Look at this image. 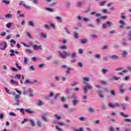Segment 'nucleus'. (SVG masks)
<instances>
[{
  "label": "nucleus",
  "mask_w": 131,
  "mask_h": 131,
  "mask_svg": "<svg viewBox=\"0 0 131 131\" xmlns=\"http://www.w3.org/2000/svg\"><path fill=\"white\" fill-rule=\"evenodd\" d=\"M76 85H78V82H74L71 84V86H76Z\"/></svg>",
  "instance_id": "nucleus-37"
},
{
  "label": "nucleus",
  "mask_w": 131,
  "mask_h": 131,
  "mask_svg": "<svg viewBox=\"0 0 131 131\" xmlns=\"http://www.w3.org/2000/svg\"><path fill=\"white\" fill-rule=\"evenodd\" d=\"M95 58H96L97 59H100V58H101V54H96L95 55Z\"/></svg>",
  "instance_id": "nucleus-56"
},
{
  "label": "nucleus",
  "mask_w": 131,
  "mask_h": 131,
  "mask_svg": "<svg viewBox=\"0 0 131 131\" xmlns=\"http://www.w3.org/2000/svg\"><path fill=\"white\" fill-rule=\"evenodd\" d=\"M122 46H124L125 47H126V46H128V44L127 43V40L123 39L122 41Z\"/></svg>",
  "instance_id": "nucleus-13"
},
{
  "label": "nucleus",
  "mask_w": 131,
  "mask_h": 131,
  "mask_svg": "<svg viewBox=\"0 0 131 131\" xmlns=\"http://www.w3.org/2000/svg\"><path fill=\"white\" fill-rule=\"evenodd\" d=\"M29 26H32V27H34V21H29Z\"/></svg>",
  "instance_id": "nucleus-25"
},
{
  "label": "nucleus",
  "mask_w": 131,
  "mask_h": 131,
  "mask_svg": "<svg viewBox=\"0 0 131 131\" xmlns=\"http://www.w3.org/2000/svg\"><path fill=\"white\" fill-rule=\"evenodd\" d=\"M108 48L109 47L108 46H104L103 47H101V49L102 51H104V50H107Z\"/></svg>",
  "instance_id": "nucleus-39"
},
{
  "label": "nucleus",
  "mask_w": 131,
  "mask_h": 131,
  "mask_svg": "<svg viewBox=\"0 0 131 131\" xmlns=\"http://www.w3.org/2000/svg\"><path fill=\"white\" fill-rule=\"evenodd\" d=\"M34 50H38L39 49L40 50H42V48H41V46H38L37 45H35L33 46Z\"/></svg>",
  "instance_id": "nucleus-14"
},
{
  "label": "nucleus",
  "mask_w": 131,
  "mask_h": 131,
  "mask_svg": "<svg viewBox=\"0 0 131 131\" xmlns=\"http://www.w3.org/2000/svg\"><path fill=\"white\" fill-rule=\"evenodd\" d=\"M50 27L53 28V29H56V26L54 24H50Z\"/></svg>",
  "instance_id": "nucleus-48"
},
{
  "label": "nucleus",
  "mask_w": 131,
  "mask_h": 131,
  "mask_svg": "<svg viewBox=\"0 0 131 131\" xmlns=\"http://www.w3.org/2000/svg\"><path fill=\"white\" fill-rule=\"evenodd\" d=\"M129 80V76H127L123 78V80H125V81H128V80Z\"/></svg>",
  "instance_id": "nucleus-52"
},
{
  "label": "nucleus",
  "mask_w": 131,
  "mask_h": 131,
  "mask_svg": "<svg viewBox=\"0 0 131 131\" xmlns=\"http://www.w3.org/2000/svg\"><path fill=\"white\" fill-rule=\"evenodd\" d=\"M72 99H77V96L76 95H75V94H74L72 97H71Z\"/></svg>",
  "instance_id": "nucleus-62"
},
{
  "label": "nucleus",
  "mask_w": 131,
  "mask_h": 131,
  "mask_svg": "<svg viewBox=\"0 0 131 131\" xmlns=\"http://www.w3.org/2000/svg\"><path fill=\"white\" fill-rule=\"evenodd\" d=\"M123 85H124V84L123 83L118 85L119 93H120V94H123L124 93H125V90L122 89Z\"/></svg>",
  "instance_id": "nucleus-4"
},
{
  "label": "nucleus",
  "mask_w": 131,
  "mask_h": 131,
  "mask_svg": "<svg viewBox=\"0 0 131 131\" xmlns=\"http://www.w3.org/2000/svg\"><path fill=\"white\" fill-rule=\"evenodd\" d=\"M120 114L121 116H123V117H129V115H125L123 112L120 113Z\"/></svg>",
  "instance_id": "nucleus-21"
},
{
  "label": "nucleus",
  "mask_w": 131,
  "mask_h": 131,
  "mask_svg": "<svg viewBox=\"0 0 131 131\" xmlns=\"http://www.w3.org/2000/svg\"><path fill=\"white\" fill-rule=\"evenodd\" d=\"M58 53L59 54L60 57L65 59L67 57H70V53H68L67 52L63 51V53L61 51H58Z\"/></svg>",
  "instance_id": "nucleus-2"
},
{
  "label": "nucleus",
  "mask_w": 131,
  "mask_h": 131,
  "mask_svg": "<svg viewBox=\"0 0 131 131\" xmlns=\"http://www.w3.org/2000/svg\"><path fill=\"white\" fill-rule=\"evenodd\" d=\"M0 46L1 47L0 50H2V51H5V50H6V48H7V42H1L0 43Z\"/></svg>",
  "instance_id": "nucleus-5"
},
{
  "label": "nucleus",
  "mask_w": 131,
  "mask_h": 131,
  "mask_svg": "<svg viewBox=\"0 0 131 131\" xmlns=\"http://www.w3.org/2000/svg\"><path fill=\"white\" fill-rule=\"evenodd\" d=\"M25 111L27 112V113H28V114H32L34 113V111L31 109H26Z\"/></svg>",
  "instance_id": "nucleus-12"
},
{
  "label": "nucleus",
  "mask_w": 131,
  "mask_h": 131,
  "mask_svg": "<svg viewBox=\"0 0 131 131\" xmlns=\"http://www.w3.org/2000/svg\"><path fill=\"white\" fill-rule=\"evenodd\" d=\"M88 27H91V28H94L95 27V26L93 24H89L88 25Z\"/></svg>",
  "instance_id": "nucleus-60"
},
{
  "label": "nucleus",
  "mask_w": 131,
  "mask_h": 131,
  "mask_svg": "<svg viewBox=\"0 0 131 131\" xmlns=\"http://www.w3.org/2000/svg\"><path fill=\"white\" fill-rule=\"evenodd\" d=\"M110 59L112 60H118L119 59V57L116 55H113L110 56Z\"/></svg>",
  "instance_id": "nucleus-9"
},
{
  "label": "nucleus",
  "mask_w": 131,
  "mask_h": 131,
  "mask_svg": "<svg viewBox=\"0 0 131 131\" xmlns=\"http://www.w3.org/2000/svg\"><path fill=\"white\" fill-rule=\"evenodd\" d=\"M13 17V15L11 14H7L5 15V18H11Z\"/></svg>",
  "instance_id": "nucleus-32"
},
{
  "label": "nucleus",
  "mask_w": 131,
  "mask_h": 131,
  "mask_svg": "<svg viewBox=\"0 0 131 131\" xmlns=\"http://www.w3.org/2000/svg\"><path fill=\"white\" fill-rule=\"evenodd\" d=\"M101 108L103 109V110H106V109H107V107L105 104H103L101 105Z\"/></svg>",
  "instance_id": "nucleus-58"
},
{
  "label": "nucleus",
  "mask_w": 131,
  "mask_h": 131,
  "mask_svg": "<svg viewBox=\"0 0 131 131\" xmlns=\"http://www.w3.org/2000/svg\"><path fill=\"white\" fill-rule=\"evenodd\" d=\"M60 94H56L54 97V100H57V99H58V98H60Z\"/></svg>",
  "instance_id": "nucleus-42"
},
{
  "label": "nucleus",
  "mask_w": 131,
  "mask_h": 131,
  "mask_svg": "<svg viewBox=\"0 0 131 131\" xmlns=\"http://www.w3.org/2000/svg\"><path fill=\"white\" fill-rule=\"evenodd\" d=\"M77 18L78 20H83L85 22H88V21H91V19L86 18V17H83L82 16H78Z\"/></svg>",
  "instance_id": "nucleus-6"
},
{
  "label": "nucleus",
  "mask_w": 131,
  "mask_h": 131,
  "mask_svg": "<svg viewBox=\"0 0 131 131\" xmlns=\"http://www.w3.org/2000/svg\"><path fill=\"white\" fill-rule=\"evenodd\" d=\"M55 127L57 130L63 131V129L60 128L58 125H55Z\"/></svg>",
  "instance_id": "nucleus-44"
},
{
  "label": "nucleus",
  "mask_w": 131,
  "mask_h": 131,
  "mask_svg": "<svg viewBox=\"0 0 131 131\" xmlns=\"http://www.w3.org/2000/svg\"><path fill=\"white\" fill-rule=\"evenodd\" d=\"M123 70V68L120 67V68H118L115 70V71H121Z\"/></svg>",
  "instance_id": "nucleus-54"
},
{
  "label": "nucleus",
  "mask_w": 131,
  "mask_h": 131,
  "mask_svg": "<svg viewBox=\"0 0 131 131\" xmlns=\"http://www.w3.org/2000/svg\"><path fill=\"white\" fill-rule=\"evenodd\" d=\"M23 7L26 8V9H27L28 10H30L31 8L29 6L26 5L25 4H23Z\"/></svg>",
  "instance_id": "nucleus-43"
},
{
  "label": "nucleus",
  "mask_w": 131,
  "mask_h": 131,
  "mask_svg": "<svg viewBox=\"0 0 131 131\" xmlns=\"http://www.w3.org/2000/svg\"><path fill=\"white\" fill-rule=\"evenodd\" d=\"M99 92L98 93V96L101 98V99H103L104 98V95L101 93V91H99Z\"/></svg>",
  "instance_id": "nucleus-33"
},
{
  "label": "nucleus",
  "mask_w": 131,
  "mask_h": 131,
  "mask_svg": "<svg viewBox=\"0 0 131 131\" xmlns=\"http://www.w3.org/2000/svg\"><path fill=\"white\" fill-rule=\"evenodd\" d=\"M114 24L110 21H107L105 23L102 25L103 29H107V27H111V26H114Z\"/></svg>",
  "instance_id": "nucleus-3"
},
{
  "label": "nucleus",
  "mask_w": 131,
  "mask_h": 131,
  "mask_svg": "<svg viewBox=\"0 0 131 131\" xmlns=\"http://www.w3.org/2000/svg\"><path fill=\"white\" fill-rule=\"evenodd\" d=\"M71 7V3H67L66 4V9H70Z\"/></svg>",
  "instance_id": "nucleus-36"
},
{
  "label": "nucleus",
  "mask_w": 131,
  "mask_h": 131,
  "mask_svg": "<svg viewBox=\"0 0 131 131\" xmlns=\"http://www.w3.org/2000/svg\"><path fill=\"white\" fill-rule=\"evenodd\" d=\"M128 40H129V41H131V30L128 32Z\"/></svg>",
  "instance_id": "nucleus-29"
},
{
  "label": "nucleus",
  "mask_w": 131,
  "mask_h": 131,
  "mask_svg": "<svg viewBox=\"0 0 131 131\" xmlns=\"http://www.w3.org/2000/svg\"><path fill=\"white\" fill-rule=\"evenodd\" d=\"M58 124L59 125H63V126H68V125H66V124L65 123V122H58Z\"/></svg>",
  "instance_id": "nucleus-27"
},
{
  "label": "nucleus",
  "mask_w": 131,
  "mask_h": 131,
  "mask_svg": "<svg viewBox=\"0 0 131 131\" xmlns=\"http://www.w3.org/2000/svg\"><path fill=\"white\" fill-rule=\"evenodd\" d=\"M102 72L103 73V74H106V73L108 72V70L103 69L102 70Z\"/></svg>",
  "instance_id": "nucleus-50"
},
{
  "label": "nucleus",
  "mask_w": 131,
  "mask_h": 131,
  "mask_svg": "<svg viewBox=\"0 0 131 131\" xmlns=\"http://www.w3.org/2000/svg\"><path fill=\"white\" fill-rule=\"evenodd\" d=\"M88 111L90 113H95L96 112V111H95V109L93 107H90L88 109Z\"/></svg>",
  "instance_id": "nucleus-16"
},
{
  "label": "nucleus",
  "mask_w": 131,
  "mask_h": 131,
  "mask_svg": "<svg viewBox=\"0 0 131 131\" xmlns=\"http://www.w3.org/2000/svg\"><path fill=\"white\" fill-rule=\"evenodd\" d=\"M56 20H58V21H59V22H63V19L61 18V17L60 16H56Z\"/></svg>",
  "instance_id": "nucleus-22"
},
{
  "label": "nucleus",
  "mask_w": 131,
  "mask_h": 131,
  "mask_svg": "<svg viewBox=\"0 0 131 131\" xmlns=\"http://www.w3.org/2000/svg\"><path fill=\"white\" fill-rule=\"evenodd\" d=\"M26 52L28 53V54H32V53H33V51H32V50H31V49H28L26 50Z\"/></svg>",
  "instance_id": "nucleus-35"
},
{
  "label": "nucleus",
  "mask_w": 131,
  "mask_h": 131,
  "mask_svg": "<svg viewBox=\"0 0 131 131\" xmlns=\"http://www.w3.org/2000/svg\"><path fill=\"white\" fill-rule=\"evenodd\" d=\"M2 3L4 4H6V5H9L10 4V1H7L6 0H3L2 1Z\"/></svg>",
  "instance_id": "nucleus-57"
},
{
  "label": "nucleus",
  "mask_w": 131,
  "mask_h": 131,
  "mask_svg": "<svg viewBox=\"0 0 131 131\" xmlns=\"http://www.w3.org/2000/svg\"><path fill=\"white\" fill-rule=\"evenodd\" d=\"M66 32H67V33H68V34H71L70 32L69 31V30H68V29L67 28V27H65L64 28Z\"/></svg>",
  "instance_id": "nucleus-49"
},
{
  "label": "nucleus",
  "mask_w": 131,
  "mask_h": 131,
  "mask_svg": "<svg viewBox=\"0 0 131 131\" xmlns=\"http://www.w3.org/2000/svg\"><path fill=\"white\" fill-rule=\"evenodd\" d=\"M77 67H80V68H82L83 67V64L82 62H78L77 63Z\"/></svg>",
  "instance_id": "nucleus-34"
},
{
  "label": "nucleus",
  "mask_w": 131,
  "mask_h": 131,
  "mask_svg": "<svg viewBox=\"0 0 131 131\" xmlns=\"http://www.w3.org/2000/svg\"><path fill=\"white\" fill-rule=\"evenodd\" d=\"M12 27V24L11 23H8L6 24V27L7 28H11Z\"/></svg>",
  "instance_id": "nucleus-51"
},
{
  "label": "nucleus",
  "mask_w": 131,
  "mask_h": 131,
  "mask_svg": "<svg viewBox=\"0 0 131 131\" xmlns=\"http://www.w3.org/2000/svg\"><path fill=\"white\" fill-rule=\"evenodd\" d=\"M89 42V41L88 39H81L80 41V42L81 43V45H85V43H88Z\"/></svg>",
  "instance_id": "nucleus-10"
},
{
  "label": "nucleus",
  "mask_w": 131,
  "mask_h": 131,
  "mask_svg": "<svg viewBox=\"0 0 131 131\" xmlns=\"http://www.w3.org/2000/svg\"><path fill=\"white\" fill-rule=\"evenodd\" d=\"M10 83H11V84H17V81H15L14 80L12 79L10 81Z\"/></svg>",
  "instance_id": "nucleus-47"
},
{
  "label": "nucleus",
  "mask_w": 131,
  "mask_h": 131,
  "mask_svg": "<svg viewBox=\"0 0 131 131\" xmlns=\"http://www.w3.org/2000/svg\"><path fill=\"white\" fill-rule=\"evenodd\" d=\"M31 123L32 124V126H35V122L33 120H30Z\"/></svg>",
  "instance_id": "nucleus-53"
},
{
  "label": "nucleus",
  "mask_w": 131,
  "mask_h": 131,
  "mask_svg": "<svg viewBox=\"0 0 131 131\" xmlns=\"http://www.w3.org/2000/svg\"><path fill=\"white\" fill-rule=\"evenodd\" d=\"M46 9L47 10V11H49V12H54V10H53V9L51 8H46Z\"/></svg>",
  "instance_id": "nucleus-59"
},
{
  "label": "nucleus",
  "mask_w": 131,
  "mask_h": 131,
  "mask_svg": "<svg viewBox=\"0 0 131 131\" xmlns=\"http://www.w3.org/2000/svg\"><path fill=\"white\" fill-rule=\"evenodd\" d=\"M108 107H112V108H116V107H120V105L118 103H110L108 105Z\"/></svg>",
  "instance_id": "nucleus-7"
},
{
  "label": "nucleus",
  "mask_w": 131,
  "mask_h": 131,
  "mask_svg": "<svg viewBox=\"0 0 131 131\" xmlns=\"http://www.w3.org/2000/svg\"><path fill=\"white\" fill-rule=\"evenodd\" d=\"M42 119H43L44 121H46V122H49V120L48 119V118L43 116H42Z\"/></svg>",
  "instance_id": "nucleus-41"
},
{
  "label": "nucleus",
  "mask_w": 131,
  "mask_h": 131,
  "mask_svg": "<svg viewBox=\"0 0 131 131\" xmlns=\"http://www.w3.org/2000/svg\"><path fill=\"white\" fill-rule=\"evenodd\" d=\"M120 106L122 108L123 110H126V107H127V104L123 103L121 104Z\"/></svg>",
  "instance_id": "nucleus-11"
},
{
  "label": "nucleus",
  "mask_w": 131,
  "mask_h": 131,
  "mask_svg": "<svg viewBox=\"0 0 131 131\" xmlns=\"http://www.w3.org/2000/svg\"><path fill=\"white\" fill-rule=\"evenodd\" d=\"M10 116H12L13 117H15L16 116V114H15L13 112H10L9 113Z\"/></svg>",
  "instance_id": "nucleus-45"
},
{
  "label": "nucleus",
  "mask_w": 131,
  "mask_h": 131,
  "mask_svg": "<svg viewBox=\"0 0 131 131\" xmlns=\"http://www.w3.org/2000/svg\"><path fill=\"white\" fill-rule=\"evenodd\" d=\"M110 93L111 95H112V96H116V94H115V92L114 91V90L111 91Z\"/></svg>",
  "instance_id": "nucleus-40"
},
{
  "label": "nucleus",
  "mask_w": 131,
  "mask_h": 131,
  "mask_svg": "<svg viewBox=\"0 0 131 131\" xmlns=\"http://www.w3.org/2000/svg\"><path fill=\"white\" fill-rule=\"evenodd\" d=\"M50 88H57V85L54 82L50 83Z\"/></svg>",
  "instance_id": "nucleus-31"
},
{
  "label": "nucleus",
  "mask_w": 131,
  "mask_h": 131,
  "mask_svg": "<svg viewBox=\"0 0 131 131\" xmlns=\"http://www.w3.org/2000/svg\"><path fill=\"white\" fill-rule=\"evenodd\" d=\"M119 24H121V26H120L121 28H124V26L126 25V23L122 20H119Z\"/></svg>",
  "instance_id": "nucleus-8"
},
{
  "label": "nucleus",
  "mask_w": 131,
  "mask_h": 131,
  "mask_svg": "<svg viewBox=\"0 0 131 131\" xmlns=\"http://www.w3.org/2000/svg\"><path fill=\"white\" fill-rule=\"evenodd\" d=\"M127 72V71L126 70H123L121 72L118 73V74L119 75H122L124 73H126Z\"/></svg>",
  "instance_id": "nucleus-38"
},
{
  "label": "nucleus",
  "mask_w": 131,
  "mask_h": 131,
  "mask_svg": "<svg viewBox=\"0 0 131 131\" xmlns=\"http://www.w3.org/2000/svg\"><path fill=\"white\" fill-rule=\"evenodd\" d=\"M10 42L12 43L13 45H16V41H15L14 39H12L10 40Z\"/></svg>",
  "instance_id": "nucleus-63"
},
{
  "label": "nucleus",
  "mask_w": 131,
  "mask_h": 131,
  "mask_svg": "<svg viewBox=\"0 0 131 131\" xmlns=\"http://www.w3.org/2000/svg\"><path fill=\"white\" fill-rule=\"evenodd\" d=\"M28 83H30L31 84H33L34 83L32 81H29V80H26L25 82V84H28Z\"/></svg>",
  "instance_id": "nucleus-24"
},
{
  "label": "nucleus",
  "mask_w": 131,
  "mask_h": 131,
  "mask_svg": "<svg viewBox=\"0 0 131 131\" xmlns=\"http://www.w3.org/2000/svg\"><path fill=\"white\" fill-rule=\"evenodd\" d=\"M73 104L74 105V106H76V104H77V103H78V102H79V100H76V99H74L73 100Z\"/></svg>",
  "instance_id": "nucleus-28"
},
{
  "label": "nucleus",
  "mask_w": 131,
  "mask_h": 131,
  "mask_svg": "<svg viewBox=\"0 0 131 131\" xmlns=\"http://www.w3.org/2000/svg\"><path fill=\"white\" fill-rule=\"evenodd\" d=\"M37 105L39 106H43V105H44L43 102H42L41 100H40L38 102Z\"/></svg>",
  "instance_id": "nucleus-26"
},
{
  "label": "nucleus",
  "mask_w": 131,
  "mask_h": 131,
  "mask_svg": "<svg viewBox=\"0 0 131 131\" xmlns=\"http://www.w3.org/2000/svg\"><path fill=\"white\" fill-rule=\"evenodd\" d=\"M28 92H29L30 93V97H34V95H33V90H32L31 89H29L28 90Z\"/></svg>",
  "instance_id": "nucleus-19"
},
{
  "label": "nucleus",
  "mask_w": 131,
  "mask_h": 131,
  "mask_svg": "<svg viewBox=\"0 0 131 131\" xmlns=\"http://www.w3.org/2000/svg\"><path fill=\"white\" fill-rule=\"evenodd\" d=\"M92 38H93L94 39H96L98 38V36L96 34H93L91 36Z\"/></svg>",
  "instance_id": "nucleus-46"
},
{
  "label": "nucleus",
  "mask_w": 131,
  "mask_h": 131,
  "mask_svg": "<svg viewBox=\"0 0 131 131\" xmlns=\"http://www.w3.org/2000/svg\"><path fill=\"white\" fill-rule=\"evenodd\" d=\"M32 3L35 4V5H37V4H38V0H32Z\"/></svg>",
  "instance_id": "nucleus-61"
},
{
  "label": "nucleus",
  "mask_w": 131,
  "mask_h": 131,
  "mask_svg": "<svg viewBox=\"0 0 131 131\" xmlns=\"http://www.w3.org/2000/svg\"><path fill=\"white\" fill-rule=\"evenodd\" d=\"M52 58H53V56L49 55L48 57H46V60H47V61H49V60H51Z\"/></svg>",
  "instance_id": "nucleus-55"
},
{
  "label": "nucleus",
  "mask_w": 131,
  "mask_h": 131,
  "mask_svg": "<svg viewBox=\"0 0 131 131\" xmlns=\"http://www.w3.org/2000/svg\"><path fill=\"white\" fill-rule=\"evenodd\" d=\"M83 80H84L83 83L86 84V86L83 88L84 90V94H88V90H92L93 86L90 85V84L88 83V82H90V79L89 77H83Z\"/></svg>",
  "instance_id": "nucleus-1"
},
{
  "label": "nucleus",
  "mask_w": 131,
  "mask_h": 131,
  "mask_svg": "<svg viewBox=\"0 0 131 131\" xmlns=\"http://www.w3.org/2000/svg\"><path fill=\"white\" fill-rule=\"evenodd\" d=\"M54 116L56 117V119H57V120H61V119H62V116H58L57 114H55Z\"/></svg>",
  "instance_id": "nucleus-20"
},
{
  "label": "nucleus",
  "mask_w": 131,
  "mask_h": 131,
  "mask_svg": "<svg viewBox=\"0 0 131 131\" xmlns=\"http://www.w3.org/2000/svg\"><path fill=\"white\" fill-rule=\"evenodd\" d=\"M17 110L20 111V113H22L23 115H25V110L24 108H17Z\"/></svg>",
  "instance_id": "nucleus-17"
},
{
  "label": "nucleus",
  "mask_w": 131,
  "mask_h": 131,
  "mask_svg": "<svg viewBox=\"0 0 131 131\" xmlns=\"http://www.w3.org/2000/svg\"><path fill=\"white\" fill-rule=\"evenodd\" d=\"M40 36L42 38H47L48 36H47L46 34H44L43 33H40Z\"/></svg>",
  "instance_id": "nucleus-18"
},
{
  "label": "nucleus",
  "mask_w": 131,
  "mask_h": 131,
  "mask_svg": "<svg viewBox=\"0 0 131 131\" xmlns=\"http://www.w3.org/2000/svg\"><path fill=\"white\" fill-rule=\"evenodd\" d=\"M86 119V118L85 117H80L78 118V120L80 121H84Z\"/></svg>",
  "instance_id": "nucleus-23"
},
{
  "label": "nucleus",
  "mask_w": 131,
  "mask_h": 131,
  "mask_svg": "<svg viewBox=\"0 0 131 131\" xmlns=\"http://www.w3.org/2000/svg\"><path fill=\"white\" fill-rule=\"evenodd\" d=\"M110 131H116V130H115V129H114V126H110Z\"/></svg>",
  "instance_id": "nucleus-64"
},
{
  "label": "nucleus",
  "mask_w": 131,
  "mask_h": 131,
  "mask_svg": "<svg viewBox=\"0 0 131 131\" xmlns=\"http://www.w3.org/2000/svg\"><path fill=\"white\" fill-rule=\"evenodd\" d=\"M28 61H29V59L28 58L25 57V59L24 60V64H27L28 63Z\"/></svg>",
  "instance_id": "nucleus-30"
},
{
  "label": "nucleus",
  "mask_w": 131,
  "mask_h": 131,
  "mask_svg": "<svg viewBox=\"0 0 131 131\" xmlns=\"http://www.w3.org/2000/svg\"><path fill=\"white\" fill-rule=\"evenodd\" d=\"M127 55H128V52L126 51H124L122 53V56H123V57H124V58L126 57V56H127Z\"/></svg>",
  "instance_id": "nucleus-15"
}]
</instances>
